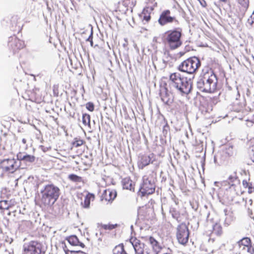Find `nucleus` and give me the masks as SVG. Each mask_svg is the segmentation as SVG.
Instances as JSON below:
<instances>
[{
  "label": "nucleus",
  "instance_id": "nucleus-1",
  "mask_svg": "<svg viewBox=\"0 0 254 254\" xmlns=\"http://www.w3.org/2000/svg\"><path fill=\"white\" fill-rule=\"evenodd\" d=\"M60 195V190L54 184L46 185L40 191L36 199V204L42 209L51 208L57 201Z\"/></svg>",
  "mask_w": 254,
  "mask_h": 254
},
{
  "label": "nucleus",
  "instance_id": "nucleus-2",
  "mask_svg": "<svg viewBox=\"0 0 254 254\" xmlns=\"http://www.w3.org/2000/svg\"><path fill=\"white\" fill-rule=\"evenodd\" d=\"M182 29L181 28L169 30L165 32L162 41L170 50H175L183 45Z\"/></svg>",
  "mask_w": 254,
  "mask_h": 254
},
{
  "label": "nucleus",
  "instance_id": "nucleus-3",
  "mask_svg": "<svg viewBox=\"0 0 254 254\" xmlns=\"http://www.w3.org/2000/svg\"><path fill=\"white\" fill-rule=\"evenodd\" d=\"M171 84L178 89L181 92L188 94L191 89L190 80L179 72H174L170 75Z\"/></svg>",
  "mask_w": 254,
  "mask_h": 254
},
{
  "label": "nucleus",
  "instance_id": "nucleus-4",
  "mask_svg": "<svg viewBox=\"0 0 254 254\" xmlns=\"http://www.w3.org/2000/svg\"><path fill=\"white\" fill-rule=\"evenodd\" d=\"M201 63L198 58L192 57L183 61L179 66V70L192 74L200 67Z\"/></svg>",
  "mask_w": 254,
  "mask_h": 254
},
{
  "label": "nucleus",
  "instance_id": "nucleus-5",
  "mask_svg": "<svg viewBox=\"0 0 254 254\" xmlns=\"http://www.w3.org/2000/svg\"><path fill=\"white\" fill-rule=\"evenodd\" d=\"M155 185L151 175H145L143 177V183L139 191L142 196L153 194L155 192Z\"/></svg>",
  "mask_w": 254,
  "mask_h": 254
},
{
  "label": "nucleus",
  "instance_id": "nucleus-6",
  "mask_svg": "<svg viewBox=\"0 0 254 254\" xmlns=\"http://www.w3.org/2000/svg\"><path fill=\"white\" fill-rule=\"evenodd\" d=\"M223 186L230 192L243 194L244 190L241 189L240 181L237 177L230 176L227 180L223 182Z\"/></svg>",
  "mask_w": 254,
  "mask_h": 254
},
{
  "label": "nucleus",
  "instance_id": "nucleus-7",
  "mask_svg": "<svg viewBox=\"0 0 254 254\" xmlns=\"http://www.w3.org/2000/svg\"><path fill=\"white\" fill-rule=\"evenodd\" d=\"M24 254H45L42 244L37 241H31L24 245Z\"/></svg>",
  "mask_w": 254,
  "mask_h": 254
},
{
  "label": "nucleus",
  "instance_id": "nucleus-8",
  "mask_svg": "<svg viewBox=\"0 0 254 254\" xmlns=\"http://www.w3.org/2000/svg\"><path fill=\"white\" fill-rule=\"evenodd\" d=\"M189 231L185 223H181L177 228V238L179 243L186 245L189 240Z\"/></svg>",
  "mask_w": 254,
  "mask_h": 254
},
{
  "label": "nucleus",
  "instance_id": "nucleus-9",
  "mask_svg": "<svg viewBox=\"0 0 254 254\" xmlns=\"http://www.w3.org/2000/svg\"><path fill=\"white\" fill-rule=\"evenodd\" d=\"M161 26H164L168 23H175L179 24V21L175 16H171V11L169 9L163 10L160 14L158 20Z\"/></svg>",
  "mask_w": 254,
  "mask_h": 254
},
{
  "label": "nucleus",
  "instance_id": "nucleus-10",
  "mask_svg": "<svg viewBox=\"0 0 254 254\" xmlns=\"http://www.w3.org/2000/svg\"><path fill=\"white\" fill-rule=\"evenodd\" d=\"M18 167L14 159H4L0 162V170L4 173H13Z\"/></svg>",
  "mask_w": 254,
  "mask_h": 254
},
{
  "label": "nucleus",
  "instance_id": "nucleus-11",
  "mask_svg": "<svg viewBox=\"0 0 254 254\" xmlns=\"http://www.w3.org/2000/svg\"><path fill=\"white\" fill-rule=\"evenodd\" d=\"M24 42L20 40L15 36L10 37L9 38L8 47L13 52V54L18 52L19 50L25 47Z\"/></svg>",
  "mask_w": 254,
  "mask_h": 254
},
{
  "label": "nucleus",
  "instance_id": "nucleus-12",
  "mask_svg": "<svg viewBox=\"0 0 254 254\" xmlns=\"http://www.w3.org/2000/svg\"><path fill=\"white\" fill-rule=\"evenodd\" d=\"M202 76L203 80L206 81L211 85L214 91L216 88L217 77L213 71L210 68L203 70Z\"/></svg>",
  "mask_w": 254,
  "mask_h": 254
},
{
  "label": "nucleus",
  "instance_id": "nucleus-13",
  "mask_svg": "<svg viewBox=\"0 0 254 254\" xmlns=\"http://www.w3.org/2000/svg\"><path fill=\"white\" fill-rule=\"evenodd\" d=\"M155 161V155L153 153L140 155L138 157L137 166L139 169H143L145 167Z\"/></svg>",
  "mask_w": 254,
  "mask_h": 254
},
{
  "label": "nucleus",
  "instance_id": "nucleus-14",
  "mask_svg": "<svg viewBox=\"0 0 254 254\" xmlns=\"http://www.w3.org/2000/svg\"><path fill=\"white\" fill-rule=\"evenodd\" d=\"M220 154L221 159L223 161H225L234 156L235 154V150L232 145L227 144L223 146Z\"/></svg>",
  "mask_w": 254,
  "mask_h": 254
},
{
  "label": "nucleus",
  "instance_id": "nucleus-15",
  "mask_svg": "<svg viewBox=\"0 0 254 254\" xmlns=\"http://www.w3.org/2000/svg\"><path fill=\"white\" fill-rule=\"evenodd\" d=\"M136 254H144V244L135 237H131L129 239Z\"/></svg>",
  "mask_w": 254,
  "mask_h": 254
},
{
  "label": "nucleus",
  "instance_id": "nucleus-16",
  "mask_svg": "<svg viewBox=\"0 0 254 254\" xmlns=\"http://www.w3.org/2000/svg\"><path fill=\"white\" fill-rule=\"evenodd\" d=\"M117 196V191L115 190L108 189L103 191L101 195V200L107 202H112Z\"/></svg>",
  "mask_w": 254,
  "mask_h": 254
},
{
  "label": "nucleus",
  "instance_id": "nucleus-17",
  "mask_svg": "<svg viewBox=\"0 0 254 254\" xmlns=\"http://www.w3.org/2000/svg\"><path fill=\"white\" fill-rule=\"evenodd\" d=\"M28 97L29 100L38 104L41 103L43 100L41 92L37 89L29 91L28 92Z\"/></svg>",
  "mask_w": 254,
  "mask_h": 254
},
{
  "label": "nucleus",
  "instance_id": "nucleus-18",
  "mask_svg": "<svg viewBox=\"0 0 254 254\" xmlns=\"http://www.w3.org/2000/svg\"><path fill=\"white\" fill-rule=\"evenodd\" d=\"M160 96L161 100L165 104L170 105L173 103V98L172 96L168 92V90L166 88L160 90Z\"/></svg>",
  "mask_w": 254,
  "mask_h": 254
},
{
  "label": "nucleus",
  "instance_id": "nucleus-19",
  "mask_svg": "<svg viewBox=\"0 0 254 254\" xmlns=\"http://www.w3.org/2000/svg\"><path fill=\"white\" fill-rule=\"evenodd\" d=\"M249 6V0H237L236 7L240 13L245 12Z\"/></svg>",
  "mask_w": 254,
  "mask_h": 254
},
{
  "label": "nucleus",
  "instance_id": "nucleus-20",
  "mask_svg": "<svg viewBox=\"0 0 254 254\" xmlns=\"http://www.w3.org/2000/svg\"><path fill=\"white\" fill-rule=\"evenodd\" d=\"M124 189L132 191L135 190V183L129 177H126L122 181Z\"/></svg>",
  "mask_w": 254,
  "mask_h": 254
},
{
  "label": "nucleus",
  "instance_id": "nucleus-21",
  "mask_svg": "<svg viewBox=\"0 0 254 254\" xmlns=\"http://www.w3.org/2000/svg\"><path fill=\"white\" fill-rule=\"evenodd\" d=\"M149 244L151 245L153 252L155 254L160 253L163 248L160 243L153 237L150 236L148 239Z\"/></svg>",
  "mask_w": 254,
  "mask_h": 254
},
{
  "label": "nucleus",
  "instance_id": "nucleus-22",
  "mask_svg": "<svg viewBox=\"0 0 254 254\" xmlns=\"http://www.w3.org/2000/svg\"><path fill=\"white\" fill-rule=\"evenodd\" d=\"M198 86L203 92L211 93L214 91V90L212 89L211 85L208 82L203 80V76L201 81L198 82Z\"/></svg>",
  "mask_w": 254,
  "mask_h": 254
},
{
  "label": "nucleus",
  "instance_id": "nucleus-23",
  "mask_svg": "<svg viewBox=\"0 0 254 254\" xmlns=\"http://www.w3.org/2000/svg\"><path fill=\"white\" fill-rule=\"evenodd\" d=\"M223 233L222 227L220 223L216 222L213 225L212 229L210 231L209 235L211 236L213 235L217 236H220Z\"/></svg>",
  "mask_w": 254,
  "mask_h": 254
},
{
  "label": "nucleus",
  "instance_id": "nucleus-24",
  "mask_svg": "<svg viewBox=\"0 0 254 254\" xmlns=\"http://www.w3.org/2000/svg\"><path fill=\"white\" fill-rule=\"evenodd\" d=\"M119 226L120 225L117 223L113 224L109 223L108 224H98V227L100 230L112 231L116 229L117 227H119Z\"/></svg>",
  "mask_w": 254,
  "mask_h": 254
},
{
  "label": "nucleus",
  "instance_id": "nucleus-25",
  "mask_svg": "<svg viewBox=\"0 0 254 254\" xmlns=\"http://www.w3.org/2000/svg\"><path fill=\"white\" fill-rule=\"evenodd\" d=\"M68 243L73 246H79L82 248L85 247L84 244L80 242L75 235H72L67 238Z\"/></svg>",
  "mask_w": 254,
  "mask_h": 254
},
{
  "label": "nucleus",
  "instance_id": "nucleus-26",
  "mask_svg": "<svg viewBox=\"0 0 254 254\" xmlns=\"http://www.w3.org/2000/svg\"><path fill=\"white\" fill-rule=\"evenodd\" d=\"M18 158L20 161H23L25 163H32L35 162L36 157L34 155L26 154L22 155L21 154L17 155Z\"/></svg>",
  "mask_w": 254,
  "mask_h": 254
},
{
  "label": "nucleus",
  "instance_id": "nucleus-27",
  "mask_svg": "<svg viewBox=\"0 0 254 254\" xmlns=\"http://www.w3.org/2000/svg\"><path fill=\"white\" fill-rule=\"evenodd\" d=\"M127 11L128 9L121 1H119L116 5L115 11L119 15L125 14Z\"/></svg>",
  "mask_w": 254,
  "mask_h": 254
},
{
  "label": "nucleus",
  "instance_id": "nucleus-28",
  "mask_svg": "<svg viewBox=\"0 0 254 254\" xmlns=\"http://www.w3.org/2000/svg\"><path fill=\"white\" fill-rule=\"evenodd\" d=\"M151 11L152 10H150L149 7H145L143 9L140 15L142 21H145V22H148L150 21L151 19Z\"/></svg>",
  "mask_w": 254,
  "mask_h": 254
},
{
  "label": "nucleus",
  "instance_id": "nucleus-29",
  "mask_svg": "<svg viewBox=\"0 0 254 254\" xmlns=\"http://www.w3.org/2000/svg\"><path fill=\"white\" fill-rule=\"evenodd\" d=\"M95 199V195L93 193L88 192L84 198L83 202H82L84 208H89L90 206V201H93Z\"/></svg>",
  "mask_w": 254,
  "mask_h": 254
},
{
  "label": "nucleus",
  "instance_id": "nucleus-30",
  "mask_svg": "<svg viewBox=\"0 0 254 254\" xmlns=\"http://www.w3.org/2000/svg\"><path fill=\"white\" fill-rule=\"evenodd\" d=\"M234 194L235 195L231 198V204L232 205H239L243 201V198L241 196L242 194L234 192Z\"/></svg>",
  "mask_w": 254,
  "mask_h": 254
},
{
  "label": "nucleus",
  "instance_id": "nucleus-31",
  "mask_svg": "<svg viewBox=\"0 0 254 254\" xmlns=\"http://www.w3.org/2000/svg\"><path fill=\"white\" fill-rule=\"evenodd\" d=\"M238 244L240 248L243 247V249H245L246 247L249 248L251 247V240L249 238H244L239 241Z\"/></svg>",
  "mask_w": 254,
  "mask_h": 254
},
{
  "label": "nucleus",
  "instance_id": "nucleus-32",
  "mask_svg": "<svg viewBox=\"0 0 254 254\" xmlns=\"http://www.w3.org/2000/svg\"><path fill=\"white\" fill-rule=\"evenodd\" d=\"M242 183L244 187L246 189H248V191L249 193H252L254 192V186L252 182H250V179L244 180Z\"/></svg>",
  "mask_w": 254,
  "mask_h": 254
},
{
  "label": "nucleus",
  "instance_id": "nucleus-33",
  "mask_svg": "<svg viewBox=\"0 0 254 254\" xmlns=\"http://www.w3.org/2000/svg\"><path fill=\"white\" fill-rule=\"evenodd\" d=\"M245 107L244 102L237 101L233 104V110L236 112H243Z\"/></svg>",
  "mask_w": 254,
  "mask_h": 254
},
{
  "label": "nucleus",
  "instance_id": "nucleus-34",
  "mask_svg": "<svg viewBox=\"0 0 254 254\" xmlns=\"http://www.w3.org/2000/svg\"><path fill=\"white\" fill-rule=\"evenodd\" d=\"M114 254H127L125 251L124 246L123 244H121L116 246L113 250Z\"/></svg>",
  "mask_w": 254,
  "mask_h": 254
},
{
  "label": "nucleus",
  "instance_id": "nucleus-35",
  "mask_svg": "<svg viewBox=\"0 0 254 254\" xmlns=\"http://www.w3.org/2000/svg\"><path fill=\"white\" fill-rule=\"evenodd\" d=\"M121 1L128 10L129 8L133 7L136 4L135 0H121Z\"/></svg>",
  "mask_w": 254,
  "mask_h": 254
},
{
  "label": "nucleus",
  "instance_id": "nucleus-36",
  "mask_svg": "<svg viewBox=\"0 0 254 254\" xmlns=\"http://www.w3.org/2000/svg\"><path fill=\"white\" fill-rule=\"evenodd\" d=\"M85 143V141L78 138H75L71 143V148H77Z\"/></svg>",
  "mask_w": 254,
  "mask_h": 254
},
{
  "label": "nucleus",
  "instance_id": "nucleus-37",
  "mask_svg": "<svg viewBox=\"0 0 254 254\" xmlns=\"http://www.w3.org/2000/svg\"><path fill=\"white\" fill-rule=\"evenodd\" d=\"M68 179L70 181L75 183L83 182V180L81 177L78 176L74 174L69 175L68 176Z\"/></svg>",
  "mask_w": 254,
  "mask_h": 254
},
{
  "label": "nucleus",
  "instance_id": "nucleus-38",
  "mask_svg": "<svg viewBox=\"0 0 254 254\" xmlns=\"http://www.w3.org/2000/svg\"><path fill=\"white\" fill-rule=\"evenodd\" d=\"M82 119L84 126L90 127V116L89 115L87 114H83Z\"/></svg>",
  "mask_w": 254,
  "mask_h": 254
},
{
  "label": "nucleus",
  "instance_id": "nucleus-39",
  "mask_svg": "<svg viewBox=\"0 0 254 254\" xmlns=\"http://www.w3.org/2000/svg\"><path fill=\"white\" fill-rule=\"evenodd\" d=\"M170 212L171 213L172 217L178 220V219L180 217V212L175 208H171Z\"/></svg>",
  "mask_w": 254,
  "mask_h": 254
},
{
  "label": "nucleus",
  "instance_id": "nucleus-40",
  "mask_svg": "<svg viewBox=\"0 0 254 254\" xmlns=\"http://www.w3.org/2000/svg\"><path fill=\"white\" fill-rule=\"evenodd\" d=\"M147 6L146 7H149L150 10H153L154 8L157 6V3L155 0H147Z\"/></svg>",
  "mask_w": 254,
  "mask_h": 254
},
{
  "label": "nucleus",
  "instance_id": "nucleus-41",
  "mask_svg": "<svg viewBox=\"0 0 254 254\" xmlns=\"http://www.w3.org/2000/svg\"><path fill=\"white\" fill-rule=\"evenodd\" d=\"M9 205L8 204L7 200H1L0 201V210H3L5 209H8Z\"/></svg>",
  "mask_w": 254,
  "mask_h": 254
},
{
  "label": "nucleus",
  "instance_id": "nucleus-42",
  "mask_svg": "<svg viewBox=\"0 0 254 254\" xmlns=\"http://www.w3.org/2000/svg\"><path fill=\"white\" fill-rule=\"evenodd\" d=\"M86 108L90 112H93L94 110L95 106L93 103L89 102L85 104Z\"/></svg>",
  "mask_w": 254,
  "mask_h": 254
},
{
  "label": "nucleus",
  "instance_id": "nucleus-43",
  "mask_svg": "<svg viewBox=\"0 0 254 254\" xmlns=\"http://www.w3.org/2000/svg\"><path fill=\"white\" fill-rule=\"evenodd\" d=\"M65 254H87L86 253L80 251H69L68 250L64 249V250Z\"/></svg>",
  "mask_w": 254,
  "mask_h": 254
},
{
  "label": "nucleus",
  "instance_id": "nucleus-44",
  "mask_svg": "<svg viewBox=\"0 0 254 254\" xmlns=\"http://www.w3.org/2000/svg\"><path fill=\"white\" fill-rule=\"evenodd\" d=\"M54 96L58 97L59 94V87L58 85H54L53 87Z\"/></svg>",
  "mask_w": 254,
  "mask_h": 254
},
{
  "label": "nucleus",
  "instance_id": "nucleus-45",
  "mask_svg": "<svg viewBox=\"0 0 254 254\" xmlns=\"http://www.w3.org/2000/svg\"><path fill=\"white\" fill-rule=\"evenodd\" d=\"M250 156L252 161L254 162V145L252 146V149L250 152Z\"/></svg>",
  "mask_w": 254,
  "mask_h": 254
},
{
  "label": "nucleus",
  "instance_id": "nucleus-46",
  "mask_svg": "<svg viewBox=\"0 0 254 254\" xmlns=\"http://www.w3.org/2000/svg\"><path fill=\"white\" fill-rule=\"evenodd\" d=\"M233 221V219L229 217H227L225 220V224H227V225H229L231 222Z\"/></svg>",
  "mask_w": 254,
  "mask_h": 254
},
{
  "label": "nucleus",
  "instance_id": "nucleus-47",
  "mask_svg": "<svg viewBox=\"0 0 254 254\" xmlns=\"http://www.w3.org/2000/svg\"><path fill=\"white\" fill-rule=\"evenodd\" d=\"M197 0L199 2L200 4H201V5L202 7H206L207 6V3L205 0Z\"/></svg>",
  "mask_w": 254,
  "mask_h": 254
},
{
  "label": "nucleus",
  "instance_id": "nucleus-48",
  "mask_svg": "<svg viewBox=\"0 0 254 254\" xmlns=\"http://www.w3.org/2000/svg\"><path fill=\"white\" fill-rule=\"evenodd\" d=\"M90 39H91L90 45L92 47V46H93V40H93L92 33L91 34V35L89 36V37H88L87 40H89Z\"/></svg>",
  "mask_w": 254,
  "mask_h": 254
},
{
  "label": "nucleus",
  "instance_id": "nucleus-49",
  "mask_svg": "<svg viewBox=\"0 0 254 254\" xmlns=\"http://www.w3.org/2000/svg\"><path fill=\"white\" fill-rule=\"evenodd\" d=\"M22 142H23L24 144H26V142H27V140H26V139L23 138V139H22Z\"/></svg>",
  "mask_w": 254,
  "mask_h": 254
}]
</instances>
